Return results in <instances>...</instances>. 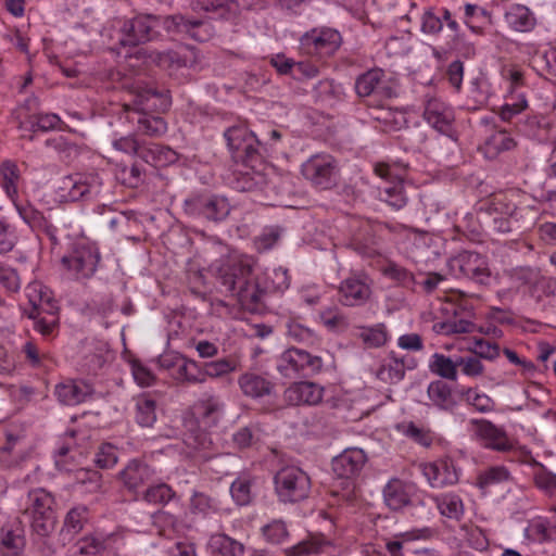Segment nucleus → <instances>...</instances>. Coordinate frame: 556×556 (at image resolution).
Instances as JSON below:
<instances>
[{
	"instance_id": "53",
	"label": "nucleus",
	"mask_w": 556,
	"mask_h": 556,
	"mask_svg": "<svg viewBox=\"0 0 556 556\" xmlns=\"http://www.w3.org/2000/svg\"><path fill=\"white\" fill-rule=\"evenodd\" d=\"M156 403L150 396H141L136 403V419L142 427H151L156 420Z\"/></svg>"
},
{
	"instance_id": "56",
	"label": "nucleus",
	"mask_w": 556,
	"mask_h": 556,
	"mask_svg": "<svg viewBox=\"0 0 556 556\" xmlns=\"http://www.w3.org/2000/svg\"><path fill=\"white\" fill-rule=\"evenodd\" d=\"M464 400L471 406H473L478 412L488 413L494 409L493 400L484 394L479 393L477 390L469 388L463 392Z\"/></svg>"
},
{
	"instance_id": "15",
	"label": "nucleus",
	"mask_w": 556,
	"mask_h": 556,
	"mask_svg": "<svg viewBox=\"0 0 556 556\" xmlns=\"http://www.w3.org/2000/svg\"><path fill=\"white\" fill-rule=\"evenodd\" d=\"M472 435L486 448L497 452H508L514 448L513 441L507 433L486 419H471L469 421Z\"/></svg>"
},
{
	"instance_id": "60",
	"label": "nucleus",
	"mask_w": 556,
	"mask_h": 556,
	"mask_svg": "<svg viewBox=\"0 0 556 556\" xmlns=\"http://www.w3.org/2000/svg\"><path fill=\"white\" fill-rule=\"evenodd\" d=\"M533 480L535 486L546 494L553 495L556 493V475L543 465H540L539 470L535 471Z\"/></svg>"
},
{
	"instance_id": "57",
	"label": "nucleus",
	"mask_w": 556,
	"mask_h": 556,
	"mask_svg": "<svg viewBox=\"0 0 556 556\" xmlns=\"http://www.w3.org/2000/svg\"><path fill=\"white\" fill-rule=\"evenodd\" d=\"M236 367L237 364L235 361L229 358H220L217 361L205 363L203 365L202 372L205 374V378H217L233 371Z\"/></svg>"
},
{
	"instance_id": "37",
	"label": "nucleus",
	"mask_w": 556,
	"mask_h": 556,
	"mask_svg": "<svg viewBox=\"0 0 556 556\" xmlns=\"http://www.w3.org/2000/svg\"><path fill=\"white\" fill-rule=\"evenodd\" d=\"M405 368L404 359L391 353L377 369L376 377L384 383H397L404 378Z\"/></svg>"
},
{
	"instance_id": "11",
	"label": "nucleus",
	"mask_w": 556,
	"mask_h": 556,
	"mask_svg": "<svg viewBox=\"0 0 556 556\" xmlns=\"http://www.w3.org/2000/svg\"><path fill=\"white\" fill-rule=\"evenodd\" d=\"M451 269L459 276L466 277L477 283L488 285L491 278V270L484 255L463 251L450 261Z\"/></svg>"
},
{
	"instance_id": "7",
	"label": "nucleus",
	"mask_w": 556,
	"mask_h": 556,
	"mask_svg": "<svg viewBox=\"0 0 556 556\" xmlns=\"http://www.w3.org/2000/svg\"><path fill=\"white\" fill-rule=\"evenodd\" d=\"M302 175L314 187L327 190L336 186L339 166L336 159L327 153L312 155L302 164Z\"/></svg>"
},
{
	"instance_id": "63",
	"label": "nucleus",
	"mask_w": 556,
	"mask_h": 556,
	"mask_svg": "<svg viewBox=\"0 0 556 556\" xmlns=\"http://www.w3.org/2000/svg\"><path fill=\"white\" fill-rule=\"evenodd\" d=\"M265 539L274 544L282 543L288 536L287 526L282 520H274L262 529Z\"/></svg>"
},
{
	"instance_id": "21",
	"label": "nucleus",
	"mask_w": 556,
	"mask_h": 556,
	"mask_svg": "<svg viewBox=\"0 0 556 556\" xmlns=\"http://www.w3.org/2000/svg\"><path fill=\"white\" fill-rule=\"evenodd\" d=\"M324 396V388L309 381L293 382L283 392L289 405H317Z\"/></svg>"
},
{
	"instance_id": "43",
	"label": "nucleus",
	"mask_w": 556,
	"mask_h": 556,
	"mask_svg": "<svg viewBox=\"0 0 556 556\" xmlns=\"http://www.w3.org/2000/svg\"><path fill=\"white\" fill-rule=\"evenodd\" d=\"M384 72L381 68H371L359 75L355 81V90L359 97H369L382 84Z\"/></svg>"
},
{
	"instance_id": "38",
	"label": "nucleus",
	"mask_w": 556,
	"mask_h": 556,
	"mask_svg": "<svg viewBox=\"0 0 556 556\" xmlns=\"http://www.w3.org/2000/svg\"><path fill=\"white\" fill-rule=\"evenodd\" d=\"M427 392L430 401L441 409L450 410L456 405L452 389L442 380L432 381Z\"/></svg>"
},
{
	"instance_id": "10",
	"label": "nucleus",
	"mask_w": 556,
	"mask_h": 556,
	"mask_svg": "<svg viewBox=\"0 0 556 556\" xmlns=\"http://www.w3.org/2000/svg\"><path fill=\"white\" fill-rule=\"evenodd\" d=\"M341 42L340 33L328 27L314 28L305 33L300 39L301 50L305 54L319 59L334 54Z\"/></svg>"
},
{
	"instance_id": "35",
	"label": "nucleus",
	"mask_w": 556,
	"mask_h": 556,
	"mask_svg": "<svg viewBox=\"0 0 556 556\" xmlns=\"http://www.w3.org/2000/svg\"><path fill=\"white\" fill-rule=\"evenodd\" d=\"M172 377L177 383L195 384L205 382V374L202 372L199 364L185 357L178 358V366L172 372Z\"/></svg>"
},
{
	"instance_id": "5",
	"label": "nucleus",
	"mask_w": 556,
	"mask_h": 556,
	"mask_svg": "<svg viewBox=\"0 0 556 556\" xmlns=\"http://www.w3.org/2000/svg\"><path fill=\"white\" fill-rule=\"evenodd\" d=\"M323 367L324 362L320 356L298 348L286 350L277 358V370L288 379L314 377L323 370Z\"/></svg>"
},
{
	"instance_id": "50",
	"label": "nucleus",
	"mask_w": 556,
	"mask_h": 556,
	"mask_svg": "<svg viewBox=\"0 0 556 556\" xmlns=\"http://www.w3.org/2000/svg\"><path fill=\"white\" fill-rule=\"evenodd\" d=\"M432 372L448 380L457 379V359L453 361L451 357L443 354L435 353L429 365Z\"/></svg>"
},
{
	"instance_id": "28",
	"label": "nucleus",
	"mask_w": 556,
	"mask_h": 556,
	"mask_svg": "<svg viewBox=\"0 0 556 556\" xmlns=\"http://www.w3.org/2000/svg\"><path fill=\"white\" fill-rule=\"evenodd\" d=\"M412 485L400 479H391L383 488V500L392 510H399L410 503Z\"/></svg>"
},
{
	"instance_id": "1",
	"label": "nucleus",
	"mask_w": 556,
	"mask_h": 556,
	"mask_svg": "<svg viewBox=\"0 0 556 556\" xmlns=\"http://www.w3.org/2000/svg\"><path fill=\"white\" fill-rule=\"evenodd\" d=\"M115 24L119 34L117 40L122 46H138L154 40L160 35V28L169 34L188 35L197 41H206L213 35V28L207 22L180 14H138L132 18L117 20Z\"/></svg>"
},
{
	"instance_id": "40",
	"label": "nucleus",
	"mask_w": 556,
	"mask_h": 556,
	"mask_svg": "<svg viewBox=\"0 0 556 556\" xmlns=\"http://www.w3.org/2000/svg\"><path fill=\"white\" fill-rule=\"evenodd\" d=\"M1 186L7 195L15 201L18 193L21 174L17 165L12 161H4L0 164Z\"/></svg>"
},
{
	"instance_id": "58",
	"label": "nucleus",
	"mask_w": 556,
	"mask_h": 556,
	"mask_svg": "<svg viewBox=\"0 0 556 556\" xmlns=\"http://www.w3.org/2000/svg\"><path fill=\"white\" fill-rule=\"evenodd\" d=\"M35 321L34 328L43 337L52 334L59 326L58 312L43 313L38 317H29Z\"/></svg>"
},
{
	"instance_id": "14",
	"label": "nucleus",
	"mask_w": 556,
	"mask_h": 556,
	"mask_svg": "<svg viewBox=\"0 0 556 556\" xmlns=\"http://www.w3.org/2000/svg\"><path fill=\"white\" fill-rule=\"evenodd\" d=\"M137 54L146 56L157 66L168 71H176L182 67H193L200 62L199 52L192 47H185L180 51L165 52H148L144 49H140Z\"/></svg>"
},
{
	"instance_id": "47",
	"label": "nucleus",
	"mask_w": 556,
	"mask_h": 556,
	"mask_svg": "<svg viewBox=\"0 0 556 556\" xmlns=\"http://www.w3.org/2000/svg\"><path fill=\"white\" fill-rule=\"evenodd\" d=\"M437 507L441 515L458 520L464 514V505L460 497L456 494H443L435 497Z\"/></svg>"
},
{
	"instance_id": "34",
	"label": "nucleus",
	"mask_w": 556,
	"mask_h": 556,
	"mask_svg": "<svg viewBox=\"0 0 556 556\" xmlns=\"http://www.w3.org/2000/svg\"><path fill=\"white\" fill-rule=\"evenodd\" d=\"M1 553L3 556H17L25 546L23 529L20 526L8 525L1 529Z\"/></svg>"
},
{
	"instance_id": "61",
	"label": "nucleus",
	"mask_w": 556,
	"mask_h": 556,
	"mask_svg": "<svg viewBox=\"0 0 556 556\" xmlns=\"http://www.w3.org/2000/svg\"><path fill=\"white\" fill-rule=\"evenodd\" d=\"M115 175L121 184L129 188L138 187L141 181V169L137 164L119 166Z\"/></svg>"
},
{
	"instance_id": "33",
	"label": "nucleus",
	"mask_w": 556,
	"mask_h": 556,
	"mask_svg": "<svg viewBox=\"0 0 556 556\" xmlns=\"http://www.w3.org/2000/svg\"><path fill=\"white\" fill-rule=\"evenodd\" d=\"M516 144L515 139L508 131L494 128L486 137L482 149L486 157L494 159L504 151L513 150Z\"/></svg>"
},
{
	"instance_id": "39",
	"label": "nucleus",
	"mask_w": 556,
	"mask_h": 556,
	"mask_svg": "<svg viewBox=\"0 0 556 556\" xmlns=\"http://www.w3.org/2000/svg\"><path fill=\"white\" fill-rule=\"evenodd\" d=\"M465 10V24L477 35H482L485 26L492 24L491 14L483 8L467 3Z\"/></svg>"
},
{
	"instance_id": "41",
	"label": "nucleus",
	"mask_w": 556,
	"mask_h": 556,
	"mask_svg": "<svg viewBox=\"0 0 556 556\" xmlns=\"http://www.w3.org/2000/svg\"><path fill=\"white\" fill-rule=\"evenodd\" d=\"M88 520V509L86 506H75L65 516L64 523L61 529V535L70 540L72 536L79 533L84 525Z\"/></svg>"
},
{
	"instance_id": "25",
	"label": "nucleus",
	"mask_w": 556,
	"mask_h": 556,
	"mask_svg": "<svg viewBox=\"0 0 556 556\" xmlns=\"http://www.w3.org/2000/svg\"><path fill=\"white\" fill-rule=\"evenodd\" d=\"M113 147L126 153H135L139 156L143 157L146 162H150L149 154H152V160L161 162L164 157V161H173L175 159V152L170 149H164L159 146H154L148 150L140 148L138 141L132 136H127L119 138L113 141Z\"/></svg>"
},
{
	"instance_id": "4",
	"label": "nucleus",
	"mask_w": 556,
	"mask_h": 556,
	"mask_svg": "<svg viewBox=\"0 0 556 556\" xmlns=\"http://www.w3.org/2000/svg\"><path fill=\"white\" fill-rule=\"evenodd\" d=\"M275 493L282 503H298L308 497L309 476L300 467L287 465L274 476Z\"/></svg>"
},
{
	"instance_id": "30",
	"label": "nucleus",
	"mask_w": 556,
	"mask_h": 556,
	"mask_svg": "<svg viewBox=\"0 0 556 556\" xmlns=\"http://www.w3.org/2000/svg\"><path fill=\"white\" fill-rule=\"evenodd\" d=\"M372 118L378 124L377 128L387 134L399 131L405 128L407 124L406 114L401 110L392 108L377 109Z\"/></svg>"
},
{
	"instance_id": "12",
	"label": "nucleus",
	"mask_w": 556,
	"mask_h": 556,
	"mask_svg": "<svg viewBox=\"0 0 556 556\" xmlns=\"http://www.w3.org/2000/svg\"><path fill=\"white\" fill-rule=\"evenodd\" d=\"M338 293L343 306H364L371 300L372 280L366 274H353L341 281Z\"/></svg>"
},
{
	"instance_id": "16",
	"label": "nucleus",
	"mask_w": 556,
	"mask_h": 556,
	"mask_svg": "<svg viewBox=\"0 0 556 556\" xmlns=\"http://www.w3.org/2000/svg\"><path fill=\"white\" fill-rule=\"evenodd\" d=\"M186 205L190 214L211 222L225 219L231 211L229 201L220 195L199 197L188 201Z\"/></svg>"
},
{
	"instance_id": "23",
	"label": "nucleus",
	"mask_w": 556,
	"mask_h": 556,
	"mask_svg": "<svg viewBox=\"0 0 556 556\" xmlns=\"http://www.w3.org/2000/svg\"><path fill=\"white\" fill-rule=\"evenodd\" d=\"M421 471L432 488H443L458 481L457 470L447 459L422 464Z\"/></svg>"
},
{
	"instance_id": "20",
	"label": "nucleus",
	"mask_w": 556,
	"mask_h": 556,
	"mask_svg": "<svg viewBox=\"0 0 556 556\" xmlns=\"http://www.w3.org/2000/svg\"><path fill=\"white\" fill-rule=\"evenodd\" d=\"M425 121L442 134H450L455 116L453 109L439 98H429L424 110Z\"/></svg>"
},
{
	"instance_id": "36",
	"label": "nucleus",
	"mask_w": 556,
	"mask_h": 556,
	"mask_svg": "<svg viewBox=\"0 0 556 556\" xmlns=\"http://www.w3.org/2000/svg\"><path fill=\"white\" fill-rule=\"evenodd\" d=\"M509 27L516 31H530L534 28L536 20L533 13L525 5L515 4L505 13Z\"/></svg>"
},
{
	"instance_id": "32",
	"label": "nucleus",
	"mask_w": 556,
	"mask_h": 556,
	"mask_svg": "<svg viewBox=\"0 0 556 556\" xmlns=\"http://www.w3.org/2000/svg\"><path fill=\"white\" fill-rule=\"evenodd\" d=\"M375 244L371 226L367 222H361L350 238L349 247L361 255L370 256L375 253Z\"/></svg>"
},
{
	"instance_id": "62",
	"label": "nucleus",
	"mask_w": 556,
	"mask_h": 556,
	"mask_svg": "<svg viewBox=\"0 0 556 556\" xmlns=\"http://www.w3.org/2000/svg\"><path fill=\"white\" fill-rule=\"evenodd\" d=\"M470 351L477 356L479 359L484 358L488 361H494L500 356V346L496 343H492L482 338L475 339L473 348Z\"/></svg>"
},
{
	"instance_id": "27",
	"label": "nucleus",
	"mask_w": 556,
	"mask_h": 556,
	"mask_svg": "<svg viewBox=\"0 0 556 556\" xmlns=\"http://www.w3.org/2000/svg\"><path fill=\"white\" fill-rule=\"evenodd\" d=\"M153 476V469L138 459L130 460L118 475L124 486L129 491H136L150 481Z\"/></svg>"
},
{
	"instance_id": "26",
	"label": "nucleus",
	"mask_w": 556,
	"mask_h": 556,
	"mask_svg": "<svg viewBox=\"0 0 556 556\" xmlns=\"http://www.w3.org/2000/svg\"><path fill=\"white\" fill-rule=\"evenodd\" d=\"M93 394L91 384L84 380H66L55 387V395L65 405H78Z\"/></svg>"
},
{
	"instance_id": "22",
	"label": "nucleus",
	"mask_w": 556,
	"mask_h": 556,
	"mask_svg": "<svg viewBox=\"0 0 556 556\" xmlns=\"http://www.w3.org/2000/svg\"><path fill=\"white\" fill-rule=\"evenodd\" d=\"M23 429H10L5 432V443L0 446V465L10 468L25 458V437Z\"/></svg>"
},
{
	"instance_id": "9",
	"label": "nucleus",
	"mask_w": 556,
	"mask_h": 556,
	"mask_svg": "<svg viewBox=\"0 0 556 556\" xmlns=\"http://www.w3.org/2000/svg\"><path fill=\"white\" fill-rule=\"evenodd\" d=\"M101 187L102 180L97 173H75L61 179L59 194L65 202H75L97 195Z\"/></svg>"
},
{
	"instance_id": "54",
	"label": "nucleus",
	"mask_w": 556,
	"mask_h": 556,
	"mask_svg": "<svg viewBox=\"0 0 556 556\" xmlns=\"http://www.w3.org/2000/svg\"><path fill=\"white\" fill-rule=\"evenodd\" d=\"M359 338L368 348H380L388 340L386 327L381 324L374 327H364L359 333Z\"/></svg>"
},
{
	"instance_id": "48",
	"label": "nucleus",
	"mask_w": 556,
	"mask_h": 556,
	"mask_svg": "<svg viewBox=\"0 0 556 556\" xmlns=\"http://www.w3.org/2000/svg\"><path fill=\"white\" fill-rule=\"evenodd\" d=\"M510 479V472L504 466H493L479 472L477 476V486L485 490L492 485L506 482Z\"/></svg>"
},
{
	"instance_id": "44",
	"label": "nucleus",
	"mask_w": 556,
	"mask_h": 556,
	"mask_svg": "<svg viewBox=\"0 0 556 556\" xmlns=\"http://www.w3.org/2000/svg\"><path fill=\"white\" fill-rule=\"evenodd\" d=\"M476 329V324L468 318H454L433 324V330L445 336L472 333Z\"/></svg>"
},
{
	"instance_id": "8",
	"label": "nucleus",
	"mask_w": 556,
	"mask_h": 556,
	"mask_svg": "<svg viewBox=\"0 0 556 556\" xmlns=\"http://www.w3.org/2000/svg\"><path fill=\"white\" fill-rule=\"evenodd\" d=\"M227 146L236 163L256 162L261 164L263 156L260 152V141L255 135L245 126L238 125L229 127L225 131Z\"/></svg>"
},
{
	"instance_id": "13",
	"label": "nucleus",
	"mask_w": 556,
	"mask_h": 556,
	"mask_svg": "<svg viewBox=\"0 0 556 556\" xmlns=\"http://www.w3.org/2000/svg\"><path fill=\"white\" fill-rule=\"evenodd\" d=\"M238 168L233 170V188L242 192L263 191L268 185L269 167L261 160L256 162L237 163Z\"/></svg>"
},
{
	"instance_id": "18",
	"label": "nucleus",
	"mask_w": 556,
	"mask_h": 556,
	"mask_svg": "<svg viewBox=\"0 0 556 556\" xmlns=\"http://www.w3.org/2000/svg\"><path fill=\"white\" fill-rule=\"evenodd\" d=\"M98 262L99 253L90 245H78L71 255L63 257V263L77 279L91 277L97 269Z\"/></svg>"
},
{
	"instance_id": "6",
	"label": "nucleus",
	"mask_w": 556,
	"mask_h": 556,
	"mask_svg": "<svg viewBox=\"0 0 556 556\" xmlns=\"http://www.w3.org/2000/svg\"><path fill=\"white\" fill-rule=\"evenodd\" d=\"M406 166L401 164L378 163L375 173L383 179V186L378 187V197L395 210H401L407 203L403 186Z\"/></svg>"
},
{
	"instance_id": "64",
	"label": "nucleus",
	"mask_w": 556,
	"mask_h": 556,
	"mask_svg": "<svg viewBox=\"0 0 556 556\" xmlns=\"http://www.w3.org/2000/svg\"><path fill=\"white\" fill-rule=\"evenodd\" d=\"M185 443L194 452H205L212 446L210 435L203 430L188 432L185 437Z\"/></svg>"
},
{
	"instance_id": "19",
	"label": "nucleus",
	"mask_w": 556,
	"mask_h": 556,
	"mask_svg": "<svg viewBox=\"0 0 556 556\" xmlns=\"http://www.w3.org/2000/svg\"><path fill=\"white\" fill-rule=\"evenodd\" d=\"M366 455L361 448H346L332 459V470L337 478L353 480L366 463Z\"/></svg>"
},
{
	"instance_id": "17",
	"label": "nucleus",
	"mask_w": 556,
	"mask_h": 556,
	"mask_svg": "<svg viewBox=\"0 0 556 556\" xmlns=\"http://www.w3.org/2000/svg\"><path fill=\"white\" fill-rule=\"evenodd\" d=\"M25 292L29 307H25L23 312L27 317H38L43 313L59 312L52 291L41 282H30Z\"/></svg>"
},
{
	"instance_id": "51",
	"label": "nucleus",
	"mask_w": 556,
	"mask_h": 556,
	"mask_svg": "<svg viewBox=\"0 0 556 556\" xmlns=\"http://www.w3.org/2000/svg\"><path fill=\"white\" fill-rule=\"evenodd\" d=\"M319 317L323 325L330 331L340 332L349 328L348 317L337 306L325 308Z\"/></svg>"
},
{
	"instance_id": "3",
	"label": "nucleus",
	"mask_w": 556,
	"mask_h": 556,
	"mask_svg": "<svg viewBox=\"0 0 556 556\" xmlns=\"http://www.w3.org/2000/svg\"><path fill=\"white\" fill-rule=\"evenodd\" d=\"M130 93L135 94L132 102L123 104V110L127 113V121L136 122L137 131L142 135L159 136L164 134L166 131L164 119L146 113L155 105V100L160 98L159 93L140 86L131 87Z\"/></svg>"
},
{
	"instance_id": "24",
	"label": "nucleus",
	"mask_w": 556,
	"mask_h": 556,
	"mask_svg": "<svg viewBox=\"0 0 556 556\" xmlns=\"http://www.w3.org/2000/svg\"><path fill=\"white\" fill-rule=\"evenodd\" d=\"M223 413L224 403L220 397L211 393H204L193 405L194 416L205 428L216 426Z\"/></svg>"
},
{
	"instance_id": "49",
	"label": "nucleus",
	"mask_w": 556,
	"mask_h": 556,
	"mask_svg": "<svg viewBox=\"0 0 556 556\" xmlns=\"http://www.w3.org/2000/svg\"><path fill=\"white\" fill-rule=\"evenodd\" d=\"M106 540L96 536H86L79 540L70 551L68 556H96L104 551Z\"/></svg>"
},
{
	"instance_id": "59",
	"label": "nucleus",
	"mask_w": 556,
	"mask_h": 556,
	"mask_svg": "<svg viewBox=\"0 0 556 556\" xmlns=\"http://www.w3.org/2000/svg\"><path fill=\"white\" fill-rule=\"evenodd\" d=\"M403 432L416 443L429 447L433 442V432L429 428L419 427L414 422L403 426Z\"/></svg>"
},
{
	"instance_id": "29",
	"label": "nucleus",
	"mask_w": 556,
	"mask_h": 556,
	"mask_svg": "<svg viewBox=\"0 0 556 556\" xmlns=\"http://www.w3.org/2000/svg\"><path fill=\"white\" fill-rule=\"evenodd\" d=\"M530 294L542 301L543 299H556V277L545 276L540 271H530L529 277L526 279Z\"/></svg>"
},
{
	"instance_id": "42",
	"label": "nucleus",
	"mask_w": 556,
	"mask_h": 556,
	"mask_svg": "<svg viewBox=\"0 0 556 556\" xmlns=\"http://www.w3.org/2000/svg\"><path fill=\"white\" fill-rule=\"evenodd\" d=\"M208 546L213 554L219 556H241L243 545L226 534L217 533L210 538Z\"/></svg>"
},
{
	"instance_id": "45",
	"label": "nucleus",
	"mask_w": 556,
	"mask_h": 556,
	"mask_svg": "<svg viewBox=\"0 0 556 556\" xmlns=\"http://www.w3.org/2000/svg\"><path fill=\"white\" fill-rule=\"evenodd\" d=\"M28 506L25 509L26 515H36L39 513L54 511V498L43 489H36L28 494Z\"/></svg>"
},
{
	"instance_id": "46",
	"label": "nucleus",
	"mask_w": 556,
	"mask_h": 556,
	"mask_svg": "<svg viewBox=\"0 0 556 556\" xmlns=\"http://www.w3.org/2000/svg\"><path fill=\"white\" fill-rule=\"evenodd\" d=\"M254 478L243 475L238 477L230 485V493L238 505H248L253 498L252 486Z\"/></svg>"
},
{
	"instance_id": "2",
	"label": "nucleus",
	"mask_w": 556,
	"mask_h": 556,
	"mask_svg": "<svg viewBox=\"0 0 556 556\" xmlns=\"http://www.w3.org/2000/svg\"><path fill=\"white\" fill-rule=\"evenodd\" d=\"M253 260L247 255H229L211 265V271L222 290L251 313L262 308L266 294V289L260 286L253 275Z\"/></svg>"
},
{
	"instance_id": "55",
	"label": "nucleus",
	"mask_w": 556,
	"mask_h": 556,
	"mask_svg": "<svg viewBox=\"0 0 556 556\" xmlns=\"http://www.w3.org/2000/svg\"><path fill=\"white\" fill-rule=\"evenodd\" d=\"M175 496V492L166 483L149 486L143 498L151 504H166Z\"/></svg>"
},
{
	"instance_id": "52",
	"label": "nucleus",
	"mask_w": 556,
	"mask_h": 556,
	"mask_svg": "<svg viewBox=\"0 0 556 556\" xmlns=\"http://www.w3.org/2000/svg\"><path fill=\"white\" fill-rule=\"evenodd\" d=\"M31 519L30 527L34 533L40 538H48L55 529L56 515L55 511L39 513L28 515Z\"/></svg>"
},
{
	"instance_id": "31",
	"label": "nucleus",
	"mask_w": 556,
	"mask_h": 556,
	"mask_svg": "<svg viewBox=\"0 0 556 556\" xmlns=\"http://www.w3.org/2000/svg\"><path fill=\"white\" fill-rule=\"evenodd\" d=\"M238 383L243 394L253 399L269 395L274 389L269 380L253 372L241 375Z\"/></svg>"
}]
</instances>
